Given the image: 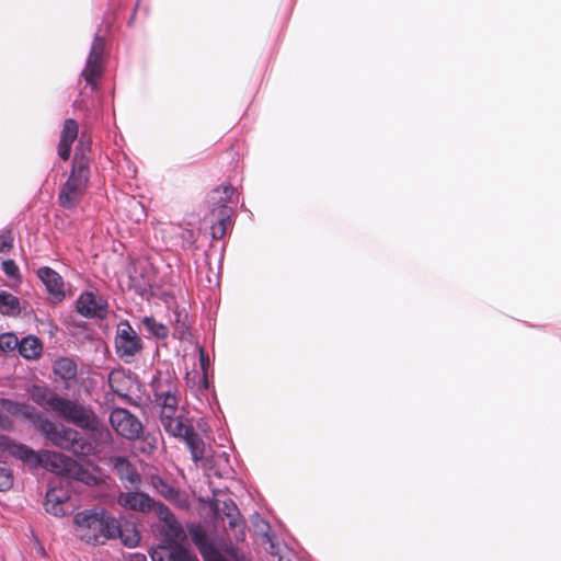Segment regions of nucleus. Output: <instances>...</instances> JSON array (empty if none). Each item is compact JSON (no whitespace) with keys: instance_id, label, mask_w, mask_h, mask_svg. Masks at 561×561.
<instances>
[{"instance_id":"f257e3e1","label":"nucleus","mask_w":561,"mask_h":561,"mask_svg":"<svg viewBox=\"0 0 561 561\" xmlns=\"http://www.w3.org/2000/svg\"><path fill=\"white\" fill-rule=\"evenodd\" d=\"M31 399L45 410L56 413L76 426L89 431L101 443L111 442V433L105 424L89 407L58 396L48 387L34 385L30 389Z\"/></svg>"},{"instance_id":"f03ea898","label":"nucleus","mask_w":561,"mask_h":561,"mask_svg":"<svg viewBox=\"0 0 561 561\" xmlns=\"http://www.w3.org/2000/svg\"><path fill=\"white\" fill-rule=\"evenodd\" d=\"M77 536L90 545L104 543L108 539L119 537L125 546L135 547L140 540L133 528L125 535L119 522L104 510H85L73 517Z\"/></svg>"},{"instance_id":"7ed1b4c3","label":"nucleus","mask_w":561,"mask_h":561,"mask_svg":"<svg viewBox=\"0 0 561 561\" xmlns=\"http://www.w3.org/2000/svg\"><path fill=\"white\" fill-rule=\"evenodd\" d=\"M90 144L83 136L79 139L72 159L71 171L67 181L61 185L58 203L65 209H73L81 202L90 179Z\"/></svg>"},{"instance_id":"20e7f679","label":"nucleus","mask_w":561,"mask_h":561,"mask_svg":"<svg viewBox=\"0 0 561 561\" xmlns=\"http://www.w3.org/2000/svg\"><path fill=\"white\" fill-rule=\"evenodd\" d=\"M38 430L54 446L60 449L68 450L76 456H85L90 453L91 445L75 428L56 424L45 417V420H41Z\"/></svg>"},{"instance_id":"39448f33","label":"nucleus","mask_w":561,"mask_h":561,"mask_svg":"<svg viewBox=\"0 0 561 561\" xmlns=\"http://www.w3.org/2000/svg\"><path fill=\"white\" fill-rule=\"evenodd\" d=\"M115 350L117 356L125 363H130L136 354L142 350L141 339L128 321H122L117 327Z\"/></svg>"},{"instance_id":"423d86ee","label":"nucleus","mask_w":561,"mask_h":561,"mask_svg":"<svg viewBox=\"0 0 561 561\" xmlns=\"http://www.w3.org/2000/svg\"><path fill=\"white\" fill-rule=\"evenodd\" d=\"M211 508L216 516L228 518V529L232 533L234 540L243 541L245 539V523L232 499L215 500L211 503Z\"/></svg>"},{"instance_id":"0eeeda50","label":"nucleus","mask_w":561,"mask_h":561,"mask_svg":"<svg viewBox=\"0 0 561 561\" xmlns=\"http://www.w3.org/2000/svg\"><path fill=\"white\" fill-rule=\"evenodd\" d=\"M180 394L154 401L160 408V422L168 434H179L186 417L179 414Z\"/></svg>"},{"instance_id":"6e6552de","label":"nucleus","mask_w":561,"mask_h":561,"mask_svg":"<svg viewBox=\"0 0 561 561\" xmlns=\"http://www.w3.org/2000/svg\"><path fill=\"white\" fill-rule=\"evenodd\" d=\"M110 423L119 436L129 440L138 438L142 433L141 422L127 409H114L110 414Z\"/></svg>"},{"instance_id":"1a4fd4ad","label":"nucleus","mask_w":561,"mask_h":561,"mask_svg":"<svg viewBox=\"0 0 561 561\" xmlns=\"http://www.w3.org/2000/svg\"><path fill=\"white\" fill-rule=\"evenodd\" d=\"M105 49V39L96 35L87 60L82 77L92 88L96 87V79L102 75V57Z\"/></svg>"},{"instance_id":"9d476101","label":"nucleus","mask_w":561,"mask_h":561,"mask_svg":"<svg viewBox=\"0 0 561 561\" xmlns=\"http://www.w3.org/2000/svg\"><path fill=\"white\" fill-rule=\"evenodd\" d=\"M77 311L85 318L105 319L107 302L91 291L82 293L77 300Z\"/></svg>"},{"instance_id":"9b49d317","label":"nucleus","mask_w":561,"mask_h":561,"mask_svg":"<svg viewBox=\"0 0 561 561\" xmlns=\"http://www.w3.org/2000/svg\"><path fill=\"white\" fill-rule=\"evenodd\" d=\"M110 463L113 466L115 473L117 474L125 489H139L141 477L126 457H112L110 459Z\"/></svg>"},{"instance_id":"f8f14e48","label":"nucleus","mask_w":561,"mask_h":561,"mask_svg":"<svg viewBox=\"0 0 561 561\" xmlns=\"http://www.w3.org/2000/svg\"><path fill=\"white\" fill-rule=\"evenodd\" d=\"M75 459L57 451L44 450L39 453L38 466H42L51 472L67 477L73 467Z\"/></svg>"},{"instance_id":"ddd939ff","label":"nucleus","mask_w":561,"mask_h":561,"mask_svg":"<svg viewBox=\"0 0 561 561\" xmlns=\"http://www.w3.org/2000/svg\"><path fill=\"white\" fill-rule=\"evenodd\" d=\"M117 503L125 510L147 513L153 510L154 500L147 493L136 491L121 492L117 496Z\"/></svg>"},{"instance_id":"4468645a","label":"nucleus","mask_w":561,"mask_h":561,"mask_svg":"<svg viewBox=\"0 0 561 561\" xmlns=\"http://www.w3.org/2000/svg\"><path fill=\"white\" fill-rule=\"evenodd\" d=\"M0 405L12 416L28 421L39 428L41 420L45 417L30 404L13 401L11 399H0Z\"/></svg>"},{"instance_id":"2eb2a0df","label":"nucleus","mask_w":561,"mask_h":561,"mask_svg":"<svg viewBox=\"0 0 561 561\" xmlns=\"http://www.w3.org/2000/svg\"><path fill=\"white\" fill-rule=\"evenodd\" d=\"M171 436L182 438L192 455L194 462H198L205 457V443L202 437L194 431L190 421L183 423V430L179 434H170Z\"/></svg>"},{"instance_id":"dca6fc26","label":"nucleus","mask_w":561,"mask_h":561,"mask_svg":"<svg viewBox=\"0 0 561 561\" xmlns=\"http://www.w3.org/2000/svg\"><path fill=\"white\" fill-rule=\"evenodd\" d=\"M151 387L154 401L167 398V396L172 397L174 394H180L179 379L169 371L159 373L157 377L153 378Z\"/></svg>"},{"instance_id":"f3484780","label":"nucleus","mask_w":561,"mask_h":561,"mask_svg":"<svg viewBox=\"0 0 561 561\" xmlns=\"http://www.w3.org/2000/svg\"><path fill=\"white\" fill-rule=\"evenodd\" d=\"M37 276L44 283L46 290L55 302H59L65 298L64 280L56 271L44 266L37 271Z\"/></svg>"},{"instance_id":"a211bd4d","label":"nucleus","mask_w":561,"mask_h":561,"mask_svg":"<svg viewBox=\"0 0 561 561\" xmlns=\"http://www.w3.org/2000/svg\"><path fill=\"white\" fill-rule=\"evenodd\" d=\"M79 134V125L73 118H67L64 122L60 137H59V144L57 147L58 156L64 160L67 161L70 158L72 144L78 138Z\"/></svg>"},{"instance_id":"6ab92c4d","label":"nucleus","mask_w":561,"mask_h":561,"mask_svg":"<svg viewBox=\"0 0 561 561\" xmlns=\"http://www.w3.org/2000/svg\"><path fill=\"white\" fill-rule=\"evenodd\" d=\"M236 190L230 184H222L211 190L207 195V203L211 215L220 214L224 208H229L227 204L231 201Z\"/></svg>"},{"instance_id":"aec40b11","label":"nucleus","mask_w":561,"mask_h":561,"mask_svg":"<svg viewBox=\"0 0 561 561\" xmlns=\"http://www.w3.org/2000/svg\"><path fill=\"white\" fill-rule=\"evenodd\" d=\"M190 535L205 561H209L215 558V556L219 554L201 526L191 527Z\"/></svg>"},{"instance_id":"412c9836","label":"nucleus","mask_w":561,"mask_h":561,"mask_svg":"<svg viewBox=\"0 0 561 561\" xmlns=\"http://www.w3.org/2000/svg\"><path fill=\"white\" fill-rule=\"evenodd\" d=\"M68 500L67 492L57 489H49L46 493L45 510L47 513L55 516H64L66 511L64 508L65 502Z\"/></svg>"},{"instance_id":"4be33fe9","label":"nucleus","mask_w":561,"mask_h":561,"mask_svg":"<svg viewBox=\"0 0 561 561\" xmlns=\"http://www.w3.org/2000/svg\"><path fill=\"white\" fill-rule=\"evenodd\" d=\"M18 350L22 357L35 359L42 354L43 345L38 337L28 335L19 341Z\"/></svg>"},{"instance_id":"5701e85b","label":"nucleus","mask_w":561,"mask_h":561,"mask_svg":"<svg viewBox=\"0 0 561 561\" xmlns=\"http://www.w3.org/2000/svg\"><path fill=\"white\" fill-rule=\"evenodd\" d=\"M67 478H71L89 486L98 485L100 482L98 476H95L88 468H84L77 460L73 461V467H71V471L68 472Z\"/></svg>"},{"instance_id":"b1692460","label":"nucleus","mask_w":561,"mask_h":561,"mask_svg":"<svg viewBox=\"0 0 561 561\" xmlns=\"http://www.w3.org/2000/svg\"><path fill=\"white\" fill-rule=\"evenodd\" d=\"M8 453L25 463L38 466L39 454H36L32 448L24 444H20L13 440Z\"/></svg>"},{"instance_id":"393cba45","label":"nucleus","mask_w":561,"mask_h":561,"mask_svg":"<svg viewBox=\"0 0 561 561\" xmlns=\"http://www.w3.org/2000/svg\"><path fill=\"white\" fill-rule=\"evenodd\" d=\"M53 369L54 374L61 378L64 381L75 379L78 371L77 364L68 357L56 359Z\"/></svg>"},{"instance_id":"a878e982","label":"nucleus","mask_w":561,"mask_h":561,"mask_svg":"<svg viewBox=\"0 0 561 561\" xmlns=\"http://www.w3.org/2000/svg\"><path fill=\"white\" fill-rule=\"evenodd\" d=\"M0 313L15 317L21 313L20 299L5 290L0 291Z\"/></svg>"},{"instance_id":"bb28decb","label":"nucleus","mask_w":561,"mask_h":561,"mask_svg":"<svg viewBox=\"0 0 561 561\" xmlns=\"http://www.w3.org/2000/svg\"><path fill=\"white\" fill-rule=\"evenodd\" d=\"M231 208H224L220 214H216L217 222L211 226V238L213 240L222 239L228 228L231 226Z\"/></svg>"},{"instance_id":"cd10ccee","label":"nucleus","mask_w":561,"mask_h":561,"mask_svg":"<svg viewBox=\"0 0 561 561\" xmlns=\"http://www.w3.org/2000/svg\"><path fill=\"white\" fill-rule=\"evenodd\" d=\"M150 482L152 488L168 500L175 499L179 494L175 488L170 485L165 480L159 476H151Z\"/></svg>"},{"instance_id":"c85d7f7f","label":"nucleus","mask_w":561,"mask_h":561,"mask_svg":"<svg viewBox=\"0 0 561 561\" xmlns=\"http://www.w3.org/2000/svg\"><path fill=\"white\" fill-rule=\"evenodd\" d=\"M142 323H144L145 328L150 333H152L156 337L164 339L168 336V333H169L168 328L164 324L157 322L153 317L144 318Z\"/></svg>"},{"instance_id":"c756f323","label":"nucleus","mask_w":561,"mask_h":561,"mask_svg":"<svg viewBox=\"0 0 561 561\" xmlns=\"http://www.w3.org/2000/svg\"><path fill=\"white\" fill-rule=\"evenodd\" d=\"M165 536L170 541H179L184 537V530L178 519L174 517L164 524Z\"/></svg>"},{"instance_id":"7c9ffc66","label":"nucleus","mask_w":561,"mask_h":561,"mask_svg":"<svg viewBox=\"0 0 561 561\" xmlns=\"http://www.w3.org/2000/svg\"><path fill=\"white\" fill-rule=\"evenodd\" d=\"M13 474L5 462L0 461V491L4 492L12 488Z\"/></svg>"},{"instance_id":"2f4dec72","label":"nucleus","mask_w":561,"mask_h":561,"mask_svg":"<svg viewBox=\"0 0 561 561\" xmlns=\"http://www.w3.org/2000/svg\"><path fill=\"white\" fill-rule=\"evenodd\" d=\"M19 345V339L13 333H2L0 335V350L4 353L14 351Z\"/></svg>"},{"instance_id":"473e14b6","label":"nucleus","mask_w":561,"mask_h":561,"mask_svg":"<svg viewBox=\"0 0 561 561\" xmlns=\"http://www.w3.org/2000/svg\"><path fill=\"white\" fill-rule=\"evenodd\" d=\"M13 234L9 229L2 230L0 232V253H8L13 248Z\"/></svg>"},{"instance_id":"72a5a7b5","label":"nucleus","mask_w":561,"mask_h":561,"mask_svg":"<svg viewBox=\"0 0 561 561\" xmlns=\"http://www.w3.org/2000/svg\"><path fill=\"white\" fill-rule=\"evenodd\" d=\"M153 510H154L157 516L159 517V519L161 522H163L164 524L169 523L170 520H172L175 517L174 514L171 512V510L163 503L154 502Z\"/></svg>"},{"instance_id":"f704fd0d","label":"nucleus","mask_w":561,"mask_h":561,"mask_svg":"<svg viewBox=\"0 0 561 561\" xmlns=\"http://www.w3.org/2000/svg\"><path fill=\"white\" fill-rule=\"evenodd\" d=\"M197 236L198 233L193 229H184L180 234L182 240V247L187 249L194 248L197 240Z\"/></svg>"},{"instance_id":"c9c22d12","label":"nucleus","mask_w":561,"mask_h":561,"mask_svg":"<svg viewBox=\"0 0 561 561\" xmlns=\"http://www.w3.org/2000/svg\"><path fill=\"white\" fill-rule=\"evenodd\" d=\"M2 271L4 274L12 278H19L20 277V271L19 266L13 260H5L2 262Z\"/></svg>"},{"instance_id":"e433bc0d","label":"nucleus","mask_w":561,"mask_h":561,"mask_svg":"<svg viewBox=\"0 0 561 561\" xmlns=\"http://www.w3.org/2000/svg\"><path fill=\"white\" fill-rule=\"evenodd\" d=\"M188 334V327L184 321L181 320V314L176 313V325L174 328L173 335L178 339H185Z\"/></svg>"},{"instance_id":"4c0bfd02","label":"nucleus","mask_w":561,"mask_h":561,"mask_svg":"<svg viewBox=\"0 0 561 561\" xmlns=\"http://www.w3.org/2000/svg\"><path fill=\"white\" fill-rule=\"evenodd\" d=\"M0 428L4 431H11L13 428L12 420L0 412Z\"/></svg>"},{"instance_id":"58836bf2","label":"nucleus","mask_w":561,"mask_h":561,"mask_svg":"<svg viewBox=\"0 0 561 561\" xmlns=\"http://www.w3.org/2000/svg\"><path fill=\"white\" fill-rule=\"evenodd\" d=\"M13 440L5 436L0 434V450L2 451H9Z\"/></svg>"},{"instance_id":"ea45409f","label":"nucleus","mask_w":561,"mask_h":561,"mask_svg":"<svg viewBox=\"0 0 561 561\" xmlns=\"http://www.w3.org/2000/svg\"><path fill=\"white\" fill-rule=\"evenodd\" d=\"M180 561H198L195 557H192L186 551H182L180 554Z\"/></svg>"},{"instance_id":"a19ab883","label":"nucleus","mask_w":561,"mask_h":561,"mask_svg":"<svg viewBox=\"0 0 561 561\" xmlns=\"http://www.w3.org/2000/svg\"><path fill=\"white\" fill-rule=\"evenodd\" d=\"M151 559H152V561H163V558H162L160 551H152Z\"/></svg>"},{"instance_id":"79ce46f5","label":"nucleus","mask_w":561,"mask_h":561,"mask_svg":"<svg viewBox=\"0 0 561 561\" xmlns=\"http://www.w3.org/2000/svg\"><path fill=\"white\" fill-rule=\"evenodd\" d=\"M201 364L204 373H206L207 359L205 358L204 352L201 351Z\"/></svg>"},{"instance_id":"37998d69","label":"nucleus","mask_w":561,"mask_h":561,"mask_svg":"<svg viewBox=\"0 0 561 561\" xmlns=\"http://www.w3.org/2000/svg\"><path fill=\"white\" fill-rule=\"evenodd\" d=\"M202 383L204 389H208V378L206 373L203 375Z\"/></svg>"},{"instance_id":"c03bdc74","label":"nucleus","mask_w":561,"mask_h":561,"mask_svg":"<svg viewBox=\"0 0 561 561\" xmlns=\"http://www.w3.org/2000/svg\"><path fill=\"white\" fill-rule=\"evenodd\" d=\"M278 561H290L289 559H285L284 557H280Z\"/></svg>"}]
</instances>
